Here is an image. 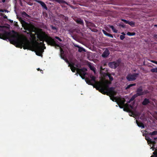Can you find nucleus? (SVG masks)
Segmentation results:
<instances>
[{"label": "nucleus", "mask_w": 157, "mask_h": 157, "mask_svg": "<svg viewBox=\"0 0 157 157\" xmlns=\"http://www.w3.org/2000/svg\"><path fill=\"white\" fill-rule=\"evenodd\" d=\"M138 74L134 73L133 74H129L126 77V79L129 81H132L136 80Z\"/></svg>", "instance_id": "8"}, {"label": "nucleus", "mask_w": 157, "mask_h": 157, "mask_svg": "<svg viewBox=\"0 0 157 157\" xmlns=\"http://www.w3.org/2000/svg\"><path fill=\"white\" fill-rule=\"evenodd\" d=\"M121 34L123 35H125V34L124 33V32H122L121 33Z\"/></svg>", "instance_id": "53"}, {"label": "nucleus", "mask_w": 157, "mask_h": 157, "mask_svg": "<svg viewBox=\"0 0 157 157\" xmlns=\"http://www.w3.org/2000/svg\"><path fill=\"white\" fill-rule=\"evenodd\" d=\"M87 71V69L85 67L82 69H77V73L78 74L82 79L85 78V76L86 74V71Z\"/></svg>", "instance_id": "6"}, {"label": "nucleus", "mask_w": 157, "mask_h": 157, "mask_svg": "<svg viewBox=\"0 0 157 157\" xmlns=\"http://www.w3.org/2000/svg\"><path fill=\"white\" fill-rule=\"evenodd\" d=\"M19 21L21 23L22 26L24 29L29 32L27 34H30L31 38V41L32 43L36 44H39V43L36 41V33H33L32 32H35V28L32 25L29 24L24 21L21 17H18Z\"/></svg>", "instance_id": "3"}, {"label": "nucleus", "mask_w": 157, "mask_h": 157, "mask_svg": "<svg viewBox=\"0 0 157 157\" xmlns=\"http://www.w3.org/2000/svg\"><path fill=\"white\" fill-rule=\"evenodd\" d=\"M39 45H43V49H46V47L45 46V44H44V41H42V42H40V43H39Z\"/></svg>", "instance_id": "34"}, {"label": "nucleus", "mask_w": 157, "mask_h": 157, "mask_svg": "<svg viewBox=\"0 0 157 157\" xmlns=\"http://www.w3.org/2000/svg\"><path fill=\"white\" fill-rule=\"evenodd\" d=\"M78 51L79 52H86L85 49L82 47H81L79 46V47H78Z\"/></svg>", "instance_id": "26"}, {"label": "nucleus", "mask_w": 157, "mask_h": 157, "mask_svg": "<svg viewBox=\"0 0 157 157\" xmlns=\"http://www.w3.org/2000/svg\"><path fill=\"white\" fill-rule=\"evenodd\" d=\"M128 24H129L132 27H134L135 26V22L132 21H128Z\"/></svg>", "instance_id": "30"}, {"label": "nucleus", "mask_w": 157, "mask_h": 157, "mask_svg": "<svg viewBox=\"0 0 157 157\" xmlns=\"http://www.w3.org/2000/svg\"><path fill=\"white\" fill-rule=\"evenodd\" d=\"M75 21L78 24L83 25L84 22L80 18H78L74 19Z\"/></svg>", "instance_id": "14"}, {"label": "nucleus", "mask_w": 157, "mask_h": 157, "mask_svg": "<svg viewBox=\"0 0 157 157\" xmlns=\"http://www.w3.org/2000/svg\"><path fill=\"white\" fill-rule=\"evenodd\" d=\"M107 36H109V37L112 38H113V36L111 34L109 33H108Z\"/></svg>", "instance_id": "42"}, {"label": "nucleus", "mask_w": 157, "mask_h": 157, "mask_svg": "<svg viewBox=\"0 0 157 157\" xmlns=\"http://www.w3.org/2000/svg\"><path fill=\"white\" fill-rule=\"evenodd\" d=\"M6 0H2V1L3 2H5Z\"/></svg>", "instance_id": "54"}, {"label": "nucleus", "mask_w": 157, "mask_h": 157, "mask_svg": "<svg viewBox=\"0 0 157 157\" xmlns=\"http://www.w3.org/2000/svg\"><path fill=\"white\" fill-rule=\"evenodd\" d=\"M108 81L107 83H98L97 84V89L103 94H106L110 96V99L114 101L115 98L114 96L116 94L114 87H109L108 84Z\"/></svg>", "instance_id": "2"}, {"label": "nucleus", "mask_w": 157, "mask_h": 157, "mask_svg": "<svg viewBox=\"0 0 157 157\" xmlns=\"http://www.w3.org/2000/svg\"><path fill=\"white\" fill-rule=\"evenodd\" d=\"M65 17V16L64 15L62 14H60V15H59V17L61 18H62V19H64V18Z\"/></svg>", "instance_id": "41"}, {"label": "nucleus", "mask_w": 157, "mask_h": 157, "mask_svg": "<svg viewBox=\"0 0 157 157\" xmlns=\"http://www.w3.org/2000/svg\"><path fill=\"white\" fill-rule=\"evenodd\" d=\"M4 15V14H3V13H1V15L2 16H3Z\"/></svg>", "instance_id": "55"}, {"label": "nucleus", "mask_w": 157, "mask_h": 157, "mask_svg": "<svg viewBox=\"0 0 157 157\" xmlns=\"http://www.w3.org/2000/svg\"><path fill=\"white\" fill-rule=\"evenodd\" d=\"M4 10L0 9V12H4Z\"/></svg>", "instance_id": "46"}, {"label": "nucleus", "mask_w": 157, "mask_h": 157, "mask_svg": "<svg viewBox=\"0 0 157 157\" xmlns=\"http://www.w3.org/2000/svg\"><path fill=\"white\" fill-rule=\"evenodd\" d=\"M153 155L151 156V157H157V153L156 151H154L153 153Z\"/></svg>", "instance_id": "33"}, {"label": "nucleus", "mask_w": 157, "mask_h": 157, "mask_svg": "<svg viewBox=\"0 0 157 157\" xmlns=\"http://www.w3.org/2000/svg\"><path fill=\"white\" fill-rule=\"evenodd\" d=\"M119 64L120 63L119 62L113 61L109 62L108 63V66L112 68L115 69L119 66Z\"/></svg>", "instance_id": "10"}, {"label": "nucleus", "mask_w": 157, "mask_h": 157, "mask_svg": "<svg viewBox=\"0 0 157 157\" xmlns=\"http://www.w3.org/2000/svg\"><path fill=\"white\" fill-rule=\"evenodd\" d=\"M50 27H51L52 30L54 33H56L57 32V28L52 25H51Z\"/></svg>", "instance_id": "20"}, {"label": "nucleus", "mask_w": 157, "mask_h": 157, "mask_svg": "<svg viewBox=\"0 0 157 157\" xmlns=\"http://www.w3.org/2000/svg\"><path fill=\"white\" fill-rule=\"evenodd\" d=\"M109 27L110 28H111L113 31V32L114 33H117L118 32V30L115 29L113 25H109Z\"/></svg>", "instance_id": "22"}, {"label": "nucleus", "mask_w": 157, "mask_h": 157, "mask_svg": "<svg viewBox=\"0 0 157 157\" xmlns=\"http://www.w3.org/2000/svg\"><path fill=\"white\" fill-rule=\"evenodd\" d=\"M0 27H2V26H0ZM0 38L4 40L8 39L10 42H13L17 48H22L23 47L25 50L29 49L31 47L30 43L28 40L20 39L17 35L12 34L10 32L4 31L3 33H0Z\"/></svg>", "instance_id": "1"}, {"label": "nucleus", "mask_w": 157, "mask_h": 157, "mask_svg": "<svg viewBox=\"0 0 157 157\" xmlns=\"http://www.w3.org/2000/svg\"><path fill=\"white\" fill-rule=\"evenodd\" d=\"M157 139V137L154 138V140H156Z\"/></svg>", "instance_id": "59"}, {"label": "nucleus", "mask_w": 157, "mask_h": 157, "mask_svg": "<svg viewBox=\"0 0 157 157\" xmlns=\"http://www.w3.org/2000/svg\"><path fill=\"white\" fill-rule=\"evenodd\" d=\"M131 101H130V100H129V101H128V103H130Z\"/></svg>", "instance_id": "57"}, {"label": "nucleus", "mask_w": 157, "mask_h": 157, "mask_svg": "<svg viewBox=\"0 0 157 157\" xmlns=\"http://www.w3.org/2000/svg\"><path fill=\"white\" fill-rule=\"evenodd\" d=\"M55 38L58 40L60 42H61L62 41V39H61L58 36H56L55 37Z\"/></svg>", "instance_id": "38"}, {"label": "nucleus", "mask_w": 157, "mask_h": 157, "mask_svg": "<svg viewBox=\"0 0 157 157\" xmlns=\"http://www.w3.org/2000/svg\"><path fill=\"white\" fill-rule=\"evenodd\" d=\"M75 64L74 63L71 62L70 63H69V67H74Z\"/></svg>", "instance_id": "35"}, {"label": "nucleus", "mask_w": 157, "mask_h": 157, "mask_svg": "<svg viewBox=\"0 0 157 157\" xmlns=\"http://www.w3.org/2000/svg\"><path fill=\"white\" fill-rule=\"evenodd\" d=\"M152 62L155 63V64H157V61H152Z\"/></svg>", "instance_id": "48"}, {"label": "nucleus", "mask_w": 157, "mask_h": 157, "mask_svg": "<svg viewBox=\"0 0 157 157\" xmlns=\"http://www.w3.org/2000/svg\"><path fill=\"white\" fill-rule=\"evenodd\" d=\"M150 101L149 100V99L145 98L143 101L142 102V104L143 105H146L149 103H150Z\"/></svg>", "instance_id": "16"}, {"label": "nucleus", "mask_w": 157, "mask_h": 157, "mask_svg": "<svg viewBox=\"0 0 157 157\" xmlns=\"http://www.w3.org/2000/svg\"><path fill=\"white\" fill-rule=\"evenodd\" d=\"M4 11L5 12H8V10H4Z\"/></svg>", "instance_id": "49"}, {"label": "nucleus", "mask_w": 157, "mask_h": 157, "mask_svg": "<svg viewBox=\"0 0 157 157\" xmlns=\"http://www.w3.org/2000/svg\"><path fill=\"white\" fill-rule=\"evenodd\" d=\"M102 31L103 33L106 36H107L108 33H107L104 30H102Z\"/></svg>", "instance_id": "40"}, {"label": "nucleus", "mask_w": 157, "mask_h": 157, "mask_svg": "<svg viewBox=\"0 0 157 157\" xmlns=\"http://www.w3.org/2000/svg\"><path fill=\"white\" fill-rule=\"evenodd\" d=\"M147 90L143 91L142 87L141 86L138 88L136 90V94L138 96H140L146 94L147 93Z\"/></svg>", "instance_id": "7"}, {"label": "nucleus", "mask_w": 157, "mask_h": 157, "mask_svg": "<svg viewBox=\"0 0 157 157\" xmlns=\"http://www.w3.org/2000/svg\"><path fill=\"white\" fill-rule=\"evenodd\" d=\"M36 54L39 56H42V53L44 52L43 47L39 44H36L35 46Z\"/></svg>", "instance_id": "5"}, {"label": "nucleus", "mask_w": 157, "mask_h": 157, "mask_svg": "<svg viewBox=\"0 0 157 157\" xmlns=\"http://www.w3.org/2000/svg\"><path fill=\"white\" fill-rule=\"evenodd\" d=\"M22 15L23 17L29 18H31V16L27 14L26 13L25 11H23L22 12Z\"/></svg>", "instance_id": "19"}, {"label": "nucleus", "mask_w": 157, "mask_h": 157, "mask_svg": "<svg viewBox=\"0 0 157 157\" xmlns=\"http://www.w3.org/2000/svg\"><path fill=\"white\" fill-rule=\"evenodd\" d=\"M153 36L155 38L157 39V34H154Z\"/></svg>", "instance_id": "45"}, {"label": "nucleus", "mask_w": 157, "mask_h": 157, "mask_svg": "<svg viewBox=\"0 0 157 157\" xmlns=\"http://www.w3.org/2000/svg\"><path fill=\"white\" fill-rule=\"evenodd\" d=\"M43 36L41 35L39 33L37 34V38L39 39L40 38H41V37H43Z\"/></svg>", "instance_id": "36"}, {"label": "nucleus", "mask_w": 157, "mask_h": 157, "mask_svg": "<svg viewBox=\"0 0 157 157\" xmlns=\"http://www.w3.org/2000/svg\"><path fill=\"white\" fill-rule=\"evenodd\" d=\"M135 34L136 33L134 32L131 33L129 32H128L127 33V34L129 36H134L135 35Z\"/></svg>", "instance_id": "28"}, {"label": "nucleus", "mask_w": 157, "mask_h": 157, "mask_svg": "<svg viewBox=\"0 0 157 157\" xmlns=\"http://www.w3.org/2000/svg\"><path fill=\"white\" fill-rule=\"evenodd\" d=\"M40 72L41 73H42V74H43V71L42 70H40Z\"/></svg>", "instance_id": "51"}, {"label": "nucleus", "mask_w": 157, "mask_h": 157, "mask_svg": "<svg viewBox=\"0 0 157 157\" xmlns=\"http://www.w3.org/2000/svg\"><path fill=\"white\" fill-rule=\"evenodd\" d=\"M113 75H114V74H113Z\"/></svg>", "instance_id": "62"}, {"label": "nucleus", "mask_w": 157, "mask_h": 157, "mask_svg": "<svg viewBox=\"0 0 157 157\" xmlns=\"http://www.w3.org/2000/svg\"><path fill=\"white\" fill-rule=\"evenodd\" d=\"M149 135H150L151 136H155L157 135V131H154L152 132H150L149 133Z\"/></svg>", "instance_id": "25"}, {"label": "nucleus", "mask_w": 157, "mask_h": 157, "mask_svg": "<svg viewBox=\"0 0 157 157\" xmlns=\"http://www.w3.org/2000/svg\"><path fill=\"white\" fill-rule=\"evenodd\" d=\"M136 122L137 124L139 127H141L142 128H144L145 127L144 124L142 122H139L137 120L136 121Z\"/></svg>", "instance_id": "17"}, {"label": "nucleus", "mask_w": 157, "mask_h": 157, "mask_svg": "<svg viewBox=\"0 0 157 157\" xmlns=\"http://www.w3.org/2000/svg\"><path fill=\"white\" fill-rule=\"evenodd\" d=\"M70 68H71V71L73 72H75V71L76 70H77V69L78 68L75 67H71Z\"/></svg>", "instance_id": "31"}, {"label": "nucleus", "mask_w": 157, "mask_h": 157, "mask_svg": "<svg viewBox=\"0 0 157 157\" xmlns=\"http://www.w3.org/2000/svg\"><path fill=\"white\" fill-rule=\"evenodd\" d=\"M121 20L124 22L125 23L128 24V21H127L126 20L124 19H121Z\"/></svg>", "instance_id": "37"}, {"label": "nucleus", "mask_w": 157, "mask_h": 157, "mask_svg": "<svg viewBox=\"0 0 157 157\" xmlns=\"http://www.w3.org/2000/svg\"><path fill=\"white\" fill-rule=\"evenodd\" d=\"M13 33H15L17 34V33L16 32H15V31H13Z\"/></svg>", "instance_id": "52"}, {"label": "nucleus", "mask_w": 157, "mask_h": 157, "mask_svg": "<svg viewBox=\"0 0 157 157\" xmlns=\"http://www.w3.org/2000/svg\"><path fill=\"white\" fill-rule=\"evenodd\" d=\"M151 71L152 72L157 73V67L152 68L151 69Z\"/></svg>", "instance_id": "29"}, {"label": "nucleus", "mask_w": 157, "mask_h": 157, "mask_svg": "<svg viewBox=\"0 0 157 157\" xmlns=\"http://www.w3.org/2000/svg\"><path fill=\"white\" fill-rule=\"evenodd\" d=\"M64 20H65L66 22H67L68 20V18L67 17L65 16L64 18Z\"/></svg>", "instance_id": "43"}, {"label": "nucleus", "mask_w": 157, "mask_h": 157, "mask_svg": "<svg viewBox=\"0 0 157 157\" xmlns=\"http://www.w3.org/2000/svg\"><path fill=\"white\" fill-rule=\"evenodd\" d=\"M106 75L107 76H108V77L109 78V80L110 81H112L113 80V78L112 76H111V75L110 74L107 73Z\"/></svg>", "instance_id": "24"}, {"label": "nucleus", "mask_w": 157, "mask_h": 157, "mask_svg": "<svg viewBox=\"0 0 157 157\" xmlns=\"http://www.w3.org/2000/svg\"><path fill=\"white\" fill-rule=\"evenodd\" d=\"M86 24L87 26L94 27L95 26V25L93 23L85 21Z\"/></svg>", "instance_id": "18"}, {"label": "nucleus", "mask_w": 157, "mask_h": 157, "mask_svg": "<svg viewBox=\"0 0 157 157\" xmlns=\"http://www.w3.org/2000/svg\"><path fill=\"white\" fill-rule=\"evenodd\" d=\"M136 85V83L131 84L127 86L125 88V89L127 90V89L130 88V87H132L133 86H135Z\"/></svg>", "instance_id": "23"}, {"label": "nucleus", "mask_w": 157, "mask_h": 157, "mask_svg": "<svg viewBox=\"0 0 157 157\" xmlns=\"http://www.w3.org/2000/svg\"><path fill=\"white\" fill-rule=\"evenodd\" d=\"M120 38L121 40H123L125 38V36L124 35H121L120 36Z\"/></svg>", "instance_id": "39"}, {"label": "nucleus", "mask_w": 157, "mask_h": 157, "mask_svg": "<svg viewBox=\"0 0 157 157\" xmlns=\"http://www.w3.org/2000/svg\"><path fill=\"white\" fill-rule=\"evenodd\" d=\"M90 77L91 78V80L90 79L88 78H86L85 79V81L86 83L88 84L93 85V83L92 82V81H93L94 82H95V77L94 76L91 75L90 76Z\"/></svg>", "instance_id": "9"}, {"label": "nucleus", "mask_w": 157, "mask_h": 157, "mask_svg": "<svg viewBox=\"0 0 157 157\" xmlns=\"http://www.w3.org/2000/svg\"><path fill=\"white\" fill-rule=\"evenodd\" d=\"M121 26L123 28H124L125 26V25H121Z\"/></svg>", "instance_id": "50"}, {"label": "nucleus", "mask_w": 157, "mask_h": 157, "mask_svg": "<svg viewBox=\"0 0 157 157\" xmlns=\"http://www.w3.org/2000/svg\"><path fill=\"white\" fill-rule=\"evenodd\" d=\"M37 70L38 71H40V70H41L40 69V68H37Z\"/></svg>", "instance_id": "56"}, {"label": "nucleus", "mask_w": 157, "mask_h": 157, "mask_svg": "<svg viewBox=\"0 0 157 157\" xmlns=\"http://www.w3.org/2000/svg\"><path fill=\"white\" fill-rule=\"evenodd\" d=\"M125 101V100L124 99H122L121 98H119L117 100V104L121 108H123Z\"/></svg>", "instance_id": "11"}, {"label": "nucleus", "mask_w": 157, "mask_h": 157, "mask_svg": "<svg viewBox=\"0 0 157 157\" xmlns=\"http://www.w3.org/2000/svg\"><path fill=\"white\" fill-rule=\"evenodd\" d=\"M39 40L40 41H45L48 45L51 46L59 47V45L57 44L54 40L51 37L46 36L44 37L43 36V37H41Z\"/></svg>", "instance_id": "4"}, {"label": "nucleus", "mask_w": 157, "mask_h": 157, "mask_svg": "<svg viewBox=\"0 0 157 157\" xmlns=\"http://www.w3.org/2000/svg\"><path fill=\"white\" fill-rule=\"evenodd\" d=\"M60 56L61 58L63 59H64L66 62L67 63H69V62L68 59L66 58H65L64 56V51L62 49L60 50Z\"/></svg>", "instance_id": "15"}, {"label": "nucleus", "mask_w": 157, "mask_h": 157, "mask_svg": "<svg viewBox=\"0 0 157 157\" xmlns=\"http://www.w3.org/2000/svg\"><path fill=\"white\" fill-rule=\"evenodd\" d=\"M7 16H6V15L4 16V17H3L5 19L7 18Z\"/></svg>", "instance_id": "47"}, {"label": "nucleus", "mask_w": 157, "mask_h": 157, "mask_svg": "<svg viewBox=\"0 0 157 157\" xmlns=\"http://www.w3.org/2000/svg\"><path fill=\"white\" fill-rule=\"evenodd\" d=\"M155 27H157V25H154Z\"/></svg>", "instance_id": "58"}, {"label": "nucleus", "mask_w": 157, "mask_h": 157, "mask_svg": "<svg viewBox=\"0 0 157 157\" xmlns=\"http://www.w3.org/2000/svg\"><path fill=\"white\" fill-rule=\"evenodd\" d=\"M110 52L107 49H106L103 52L102 55V56L103 58L107 57L109 55Z\"/></svg>", "instance_id": "13"}, {"label": "nucleus", "mask_w": 157, "mask_h": 157, "mask_svg": "<svg viewBox=\"0 0 157 157\" xmlns=\"http://www.w3.org/2000/svg\"><path fill=\"white\" fill-rule=\"evenodd\" d=\"M34 1L40 4L43 9L46 10H48V8L45 4L44 2L39 0H34Z\"/></svg>", "instance_id": "12"}, {"label": "nucleus", "mask_w": 157, "mask_h": 157, "mask_svg": "<svg viewBox=\"0 0 157 157\" xmlns=\"http://www.w3.org/2000/svg\"><path fill=\"white\" fill-rule=\"evenodd\" d=\"M130 106L131 108H132V107L131 105H130Z\"/></svg>", "instance_id": "60"}, {"label": "nucleus", "mask_w": 157, "mask_h": 157, "mask_svg": "<svg viewBox=\"0 0 157 157\" xmlns=\"http://www.w3.org/2000/svg\"><path fill=\"white\" fill-rule=\"evenodd\" d=\"M89 67L91 70L94 71V72H95V68L94 66L90 65H89Z\"/></svg>", "instance_id": "32"}, {"label": "nucleus", "mask_w": 157, "mask_h": 157, "mask_svg": "<svg viewBox=\"0 0 157 157\" xmlns=\"http://www.w3.org/2000/svg\"><path fill=\"white\" fill-rule=\"evenodd\" d=\"M73 45H74V46L75 47H77V48H78V47H79V46L77 45L76 44H73Z\"/></svg>", "instance_id": "44"}, {"label": "nucleus", "mask_w": 157, "mask_h": 157, "mask_svg": "<svg viewBox=\"0 0 157 157\" xmlns=\"http://www.w3.org/2000/svg\"><path fill=\"white\" fill-rule=\"evenodd\" d=\"M145 139L147 140V141L148 142H150L153 145V147H154V144L155 143V141H152L151 140V139L149 137H147L146 136Z\"/></svg>", "instance_id": "21"}, {"label": "nucleus", "mask_w": 157, "mask_h": 157, "mask_svg": "<svg viewBox=\"0 0 157 157\" xmlns=\"http://www.w3.org/2000/svg\"><path fill=\"white\" fill-rule=\"evenodd\" d=\"M75 66H76V67H78V65H75Z\"/></svg>", "instance_id": "61"}, {"label": "nucleus", "mask_w": 157, "mask_h": 157, "mask_svg": "<svg viewBox=\"0 0 157 157\" xmlns=\"http://www.w3.org/2000/svg\"><path fill=\"white\" fill-rule=\"evenodd\" d=\"M138 97L136 94H134L131 97V99H130V101H133L135 99Z\"/></svg>", "instance_id": "27"}]
</instances>
